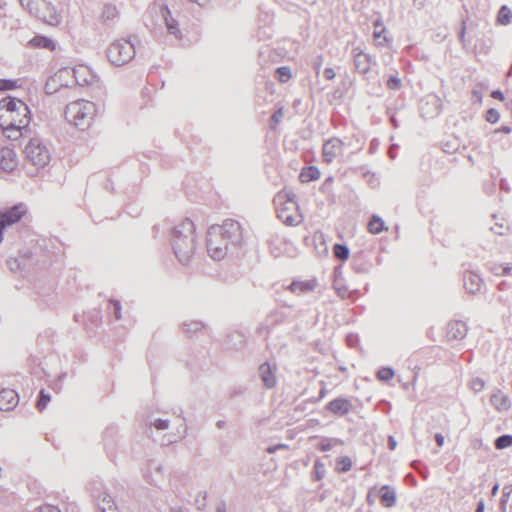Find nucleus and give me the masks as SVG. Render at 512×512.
Returning <instances> with one entry per match:
<instances>
[{"label": "nucleus", "mask_w": 512, "mask_h": 512, "mask_svg": "<svg viewBox=\"0 0 512 512\" xmlns=\"http://www.w3.org/2000/svg\"><path fill=\"white\" fill-rule=\"evenodd\" d=\"M31 112L23 100L5 97L0 100V129L6 137L18 139L29 131Z\"/></svg>", "instance_id": "f257e3e1"}, {"label": "nucleus", "mask_w": 512, "mask_h": 512, "mask_svg": "<svg viewBox=\"0 0 512 512\" xmlns=\"http://www.w3.org/2000/svg\"><path fill=\"white\" fill-rule=\"evenodd\" d=\"M243 241L241 225L236 220H226L223 224L209 227L206 237L207 252L216 261H221L227 254L229 245L238 246Z\"/></svg>", "instance_id": "f03ea898"}, {"label": "nucleus", "mask_w": 512, "mask_h": 512, "mask_svg": "<svg viewBox=\"0 0 512 512\" xmlns=\"http://www.w3.org/2000/svg\"><path fill=\"white\" fill-rule=\"evenodd\" d=\"M170 244L178 261L187 265L195 255V224L190 219H184L174 225L170 232Z\"/></svg>", "instance_id": "7ed1b4c3"}, {"label": "nucleus", "mask_w": 512, "mask_h": 512, "mask_svg": "<svg viewBox=\"0 0 512 512\" xmlns=\"http://www.w3.org/2000/svg\"><path fill=\"white\" fill-rule=\"evenodd\" d=\"M97 112L94 102L80 99L70 102L64 110L65 119L80 130H85L95 119Z\"/></svg>", "instance_id": "20e7f679"}, {"label": "nucleus", "mask_w": 512, "mask_h": 512, "mask_svg": "<svg viewBox=\"0 0 512 512\" xmlns=\"http://www.w3.org/2000/svg\"><path fill=\"white\" fill-rule=\"evenodd\" d=\"M24 157L28 164L36 169H41L49 165L52 155L49 147L44 144L41 138L32 137L24 146Z\"/></svg>", "instance_id": "39448f33"}, {"label": "nucleus", "mask_w": 512, "mask_h": 512, "mask_svg": "<svg viewBox=\"0 0 512 512\" xmlns=\"http://www.w3.org/2000/svg\"><path fill=\"white\" fill-rule=\"evenodd\" d=\"M106 55L114 66H123L135 57V44L126 38H120L109 45Z\"/></svg>", "instance_id": "423d86ee"}, {"label": "nucleus", "mask_w": 512, "mask_h": 512, "mask_svg": "<svg viewBox=\"0 0 512 512\" xmlns=\"http://www.w3.org/2000/svg\"><path fill=\"white\" fill-rule=\"evenodd\" d=\"M24 10L28 11L36 19L42 20L48 24L55 25L59 23V18L54 8L45 0H20Z\"/></svg>", "instance_id": "0eeeda50"}, {"label": "nucleus", "mask_w": 512, "mask_h": 512, "mask_svg": "<svg viewBox=\"0 0 512 512\" xmlns=\"http://www.w3.org/2000/svg\"><path fill=\"white\" fill-rule=\"evenodd\" d=\"M277 217L287 225L295 226L302 221V216L297 212V203L288 198L282 207L277 208Z\"/></svg>", "instance_id": "6e6552de"}, {"label": "nucleus", "mask_w": 512, "mask_h": 512, "mask_svg": "<svg viewBox=\"0 0 512 512\" xmlns=\"http://www.w3.org/2000/svg\"><path fill=\"white\" fill-rule=\"evenodd\" d=\"M24 213L25 207L23 204H15L14 207L0 212V243L3 241V232L6 226L21 220Z\"/></svg>", "instance_id": "1a4fd4ad"}, {"label": "nucleus", "mask_w": 512, "mask_h": 512, "mask_svg": "<svg viewBox=\"0 0 512 512\" xmlns=\"http://www.w3.org/2000/svg\"><path fill=\"white\" fill-rule=\"evenodd\" d=\"M344 143L338 137L329 138L323 145L322 155L327 164L334 161L337 156L343 153Z\"/></svg>", "instance_id": "9d476101"}, {"label": "nucleus", "mask_w": 512, "mask_h": 512, "mask_svg": "<svg viewBox=\"0 0 512 512\" xmlns=\"http://www.w3.org/2000/svg\"><path fill=\"white\" fill-rule=\"evenodd\" d=\"M152 10H158L160 12L161 19L164 21L168 33L174 35L176 38H180L181 33L178 22L173 18L170 10L163 6V4H155Z\"/></svg>", "instance_id": "9b49d317"}, {"label": "nucleus", "mask_w": 512, "mask_h": 512, "mask_svg": "<svg viewBox=\"0 0 512 512\" xmlns=\"http://www.w3.org/2000/svg\"><path fill=\"white\" fill-rule=\"evenodd\" d=\"M318 286L316 278L306 280H293L287 287L296 296H307Z\"/></svg>", "instance_id": "f8f14e48"}, {"label": "nucleus", "mask_w": 512, "mask_h": 512, "mask_svg": "<svg viewBox=\"0 0 512 512\" xmlns=\"http://www.w3.org/2000/svg\"><path fill=\"white\" fill-rule=\"evenodd\" d=\"M353 60L356 71L360 74H367L374 63V58L360 50L359 47L353 48Z\"/></svg>", "instance_id": "ddd939ff"}, {"label": "nucleus", "mask_w": 512, "mask_h": 512, "mask_svg": "<svg viewBox=\"0 0 512 512\" xmlns=\"http://www.w3.org/2000/svg\"><path fill=\"white\" fill-rule=\"evenodd\" d=\"M144 479L148 481L149 484L154 486H159L162 484L164 480L163 466L156 463L155 461L149 462L146 469L144 470Z\"/></svg>", "instance_id": "4468645a"}, {"label": "nucleus", "mask_w": 512, "mask_h": 512, "mask_svg": "<svg viewBox=\"0 0 512 512\" xmlns=\"http://www.w3.org/2000/svg\"><path fill=\"white\" fill-rule=\"evenodd\" d=\"M468 333V326L463 321H451L446 326V336L449 340H462Z\"/></svg>", "instance_id": "2eb2a0df"}, {"label": "nucleus", "mask_w": 512, "mask_h": 512, "mask_svg": "<svg viewBox=\"0 0 512 512\" xmlns=\"http://www.w3.org/2000/svg\"><path fill=\"white\" fill-rule=\"evenodd\" d=\"M74 77L79 85L101 88L100 79L87 68L74 70Z\"/></svg>", "instance_id": "dca6fc26"}, {"label": "nucleus", "mask_w": 512, "mask_h": 512, "mask_svg": "<svg viewBox=\"0 0 512 512\" xmlns=\"http://www.w3.org/2000/svg\"><path fill=\"white\" fill-rule=\"evenodd\" d=\"M19 398L14 389H2L0 391V410H13L18 404Z\"/></svg>", "instance_id": "f3484780"}, {"label": "nucleus", "mask_w": 512, "mask_h": 512, "mask_svg": "<svg viewBox=\"0 0 512 512\" xmlns=\"http://www.w3.org/2000/svg\"><path fill=\"white\" fill-rule=\"evenodd\" d=\"M0 166L5 171H13L17 166V157L13 148L3 147L0 150Z\"/></svg>", "instance_id": "a211bd4d"}, {"label": "nucleus", "mask_w": 512, "mask_h": 512, "mask_svg": "<svg viewBox=\"0 0 512 512\" xmlns=\"http://www.w3.org/2000/svg\"><path fill=\"white\" fill-rule=\"evenodd\" d=\"M491 406L497 411L503 412L508 411L511 408V400L509 396L505 395L500 389H496L490 396Z\"/></svg>", "instance_id": "6ab92c4d"}, {"label": "nucleus", "mask_w": 512, "mask_h": 512, "mask_svg": "<svg viewBox=\"0 0 512 512\" xmlns=\"http://www.w3.org/2000/svg\"><path fill=\"white\" fill-rule=\"evenodd\" d=\"M276 366L271 367L269 363H263L259 367V374L266 388H273L277 385V377L275 375Z\"/></svg>", "instance_id": "aec40b11"}, {"label": "nucleus", "mask_w": 512, "mask_h": 512, "mask_svg": "<svg viewBox=\"0 0 512 512\" xmlns=\"http://www.w3.org/2000/svg\"><path fill=\"white\" fill-rule=\"evenodd\" d=\"M483 286V279L479 274L474 272H467L464 275V287L468 293L475 295Z\"/></svg>", "instance_id": "412c9836"}, {"label": "nucleus", "mask_w": 512, "mask_h": 512, "mask_svg": "<svg viewBox=\"0 0 512 512\" xmlns=\"http://www.w3.org/2000/svg\"><path fill=\"white\" fill-rule=\"evenodd\" d=\"M351 408V402L344 398H336L327 404V409L336 415H345Z\"/></svg>", "instance_id": "4be33fe9"}, {"label": "nucleus", "mask_w": 512, "mask_h": 512, "mask_svg": "<svg viewBox=\"0 0 512 512\" xmlns=\"http://www.w3.org/2000/svg\"><path fill=\"white\" fill-rule=\"evenodd\" d=\"M380 501L383 506L390 508L395 506L397 501L396 491L390 486H383L380 489Z\"/></svg>", "instance_id": "5701e85b"}, {"label": "nucleus", "mask_w": 512, "mask_h": 512, "mask_svg": "<svg viewBox=\"0 0 512 512\" xmlns=\"http://www.w3.org/2000/svg\"><path fill=\"white\" fill-rule=\"evenodd\" d=\"M97 506L101 512H116L115 501L106 492H102L96 497Z\"/></svg>", "instance_id": "b1692460"}, {"label": "nucleus", "mask_w": 512, "mask_h": 512, "mask_svg": "<svg viewBox=\"0 0 512 512\" xmlns=\"http://www.w3.org/2000/svg\"><path fill=\"white\" fill-rule=\"evenodd\" d=\"M29 45L32 47H40L46 49H55V43L49 37L43 35H36L29 41Z\"/></svg>", "instance_id": "393cba45"}, {"label": "nucleus", "mask_w": 512, "mask_h": 512, "mask_svg": "<svg viewBox=\"0 0 512 512\" xmlns=\"http://www.w3.org/2000/svg\"><path fill=\"white\" fill-rule=\"evenodd\" d=\"M178 422L179 423L176 426V432L172 433L171 435L168 436L166 443H174V442H177L178 440L183 439V437H185V435L187 433V425H186L184 419L178 418Z\"/></svg>", "instance_id": "a878e982"}, {"label": "nucleus", "mask_w": 512, "mask_h": 512, "mask_svg": "<svg viewBox=\"0 0 512 512\" xmlns=\"http://www.w3.org/2000/svg\"><path fill=\"white\" fill-rule=\"evenodd\" d=\"M320 177L319 169L315 166L303 168L299 178L302 182L317 180Z\"/></svg>", "instance_id": "bb28decb"}, {"label": "nucleus", "mask_w": 512, "mask_h": 512, "mask_svg": "<svg viewBox=\"0 0 512 512\" xmlns=\"http://www.w3.org/2000/svg\"><path fill=\"white\" fill-rule=\"evenodd\" d=\"M367 229L372 234H379L385 230V222L378 216H372L368 222Z\"/></svg>", "instance_id": "cd10ccee"}, {"label": "nucleus", "mask_w": 512, "mask_h": 512, "mask_svg": "<svg viewBox=\"0 0 512 512\" xmlns=\"http://www.w3.org/2000/svg\"><path fill=\"white\" fill-rule=\"evenodd\" d=\"M204 327H205V325L201 321L190 320V321H185L183 323V330H184V333H186V334L196 333V332L204 329Z\"/></svg>", "instance_id": "c85d7f7f"}, {"label": "nucleus", "mask_w": 512, "mask_h": 512, "mask_svg": "<svg viewBox=\"0 0 512 512\" xmlns=\"http://www.w3.org/2000/svg\"><path fill=\"white\" fill-rule=\"evenodd\" d=\"M343 444V441L340 440V439H336V438H332V439H329V438H325L323 440H321V442L318 444V448L320 451L322 452H327V451H330V449H332L334 446L336 445H342Z\"/></svg>", "instance_id": "c756f323"}, {"label": "nucleus", "mask_w": 512, "mask_h": 512, "mask_svg": "<svg viewBox=\"0 0 512 512\" xmlns=\"http://www.w3.org/2000/svg\"><path fill=\"white\" fill-rule=\"evenodd\" d=\"M118 11L113 4H104L102 11V19L104 21H112L116 18Z\"/></svg>", "instance_id": "7c9ffc66"}, {"label": "nucleus", "mask_w": 512, "mask_h": 512, "mask_svg": "<svg viewBox=\"0 0 512 512\" xmlns=\"http://www.w3.org/2000/svg\"><path fill=\"white\" fill-rule=\"evenodd\" d=\"M334 255L340 261H346L349 256V250L347 245L335 244L333 248Z\"/></svg>", "instance_id": "2f4dec72"}, {"label": "nucleus", "mask_w": 512, "mask_h": 512, "mask_svg": "<svg viewBox=\"0 0 512 512\" xmlns=\"http://www.w3.org/2000/svg\"><path fill=\"white\" fill-rule=\"evenodd\" d=\"M512 12L509 7L502 6L498 11V21L500 24H509L511 20Z\"/></svg>", "instance_id": "473e14b6"}, {"label": "nucleus", "mask_w": 512, "mask_h": 512, "mask_svg": "<svg viewBox=\"0 0 512 512\" xmlns=\"http://www.w3.org/2000/svg\"><path fill=\"white\" fill-rule=\"evenodd\" d=\"M352 466L351 458L348 456L339 457L337 460V470L341 473H347Z\"/></svg>", "instance_id": "72a5a7b5"}, {"label": "nucleus", "mask_w": 512, "mask_h": 512, "mask_svg": "<svg viewBox=\"0 0 512 512\" xmlns=\"http://www.w3.org/2000/svg\"><path fill=\"white\" fill-rule=\"evenodd\" d=\"M394 369L391 367H382L377 370L376 377L379 380L387 381L394 377Z\"/></svg>", "instance_id": "f704fd0d"}, {"label": "nucleus", "mask_w": 512, "mask_h": 512, "mask_svg": "<svg viewBox=\"0 0 512 512\" xmlns=\"http://www.w3.org/2000/svg\"><path fill=\"white\" fill-rule=\"evenodd\" d=\"M512 445V435L504 434L497 437L495 441V446L498 449L507 448Z\"/></svg>", "instance_id": "c9c22d12"}, {"label": "nucleus", "mask_w": 512, "mask_h": 512, "mask_svg": "<svg viewBox=\"0 0 512 512\" xmlns=\"http://www.w3.org/2000/svg\"><path fill=\"white\" fill-rule=\"evenodd\" d=\"M291 70L287 66H281L276 68V77L281 82H287L291 78Z\"/></svg>", "instance_id": "e433bc0d"}, {"label": "nucleus", "mask_w": 512, "mask_h": 512, "mask_svg": "<svg viewBox=\"0 0 512 512\" xmlns=\"http://www.w3.org/2000/svg\"><path fill=\"white\" fill-rule=\"evenodd\" d=\"M150 427H154V429L158 431L167 430L169 427V420L165 419H154L150 421Z\"/></svg>", "instance_id": "4c0bfd02"}, {"label": "nucleus", "mask_w": 512, "mask_h": 512, "mask_svg": "<svg viewBox=\"0 0 512 512\" xmlns=\"http://www.w3.org/2000/svg\"><path fill=\"white\" fill-rule=\"evenodd\" d=\"M51 400V397L47 394H45L44 390H41L39 393V398L36 402V407L39 410H43L46 408L48 402Z\"/></svg>", "instance_id": "58836bf2"}, {"label": "nucleus", "mask_w": 512, "mask_h": 512, "mask_svg": "<svg viewBox=\"0 0 512 512\" xmlns=\"http://www.w3.org/2000/svg\"><path fill=\"white\" fill-rule=\"evenodd\" d=\"M402 86V81L397 76H390L386 81V87L390 90H398Z\"/></svg>", "instance_id": "ea45409f"}, {"label": "nucleus", "mask_w": 512, "mask_h": 512, "mask_svg": "<svg viewBox=\"0 0 512 512\" xmlns=\"http://www.w3.org/2000/svg\"><path fill=\"white\" fill-rule=\"evenodd\" d=\"M284 117V110L283 108H279L277 109L273 114H272V117H271V120H270V125H271V128L272 129H275L276 125L278 123L281 122V120L283 119Z\"/></svg>", "instance_id": "a19ab883"}, {"label": "nucleus", "mask_w": 512, "mask_h": 512, "mask_svg": "<svg viewBox=\"0 0 512 512\" xmlns=\"http://www.w3.org/2000/svg\"><path fill=\"white\" fill-rule=\"evenodd\" d=\"M469 387L475 391V392H479L481 390L484 389L485 387V382L483 381L482 378H479V377H476V378H473L469 384Z\"/></svg>", "instance_id": "79ce46f5"}, {"label": "nucleus", "mask_w": 512, "mask_h": 512, "mask_svg": "<svg viewBox=\"0 0 512 512\" xmlns=\"http://www.w3.org/2000/svg\"><path fill=\"white\" fill-rule=\"evenodd\" d=\"M110 309L113 310V314L116 320L121 319V303L118 300H110Z\"/></svg>", "instance_id": "37998d69"}, {"label": "nucleus", "mask_w": 512, "mask_h": 512, "mask_svg": "<svg viewBox=\"0 0 512 512\" xmlns=\"http://www.w3.org/2000/svg\"><path fill=\"white\" fill-rule=\"evenodd\" d=\"M16 87L15 80L0 79V91L11 90Z\"/></svg>", "instance_id": "c03bdc74"}, {"label": "nucleus", "mask_w": 512, "mask_h": 512, "mask_svg": "<svg viewBox=\"0 0 512 512\" xmlns=\"http://www.w3.org/2000/svg\"><path fill=\"white\" fill-rule=\"evenodd\" d=\"M486 120L489 123H496L499 120V111L496 109H488L486 113Z\"/></svg>", "instance_id": "a18cd8bd"}, {"label": "nucleus", "mask_w": 512, "mask_h": 512, "mask_svg": "<svg viewBox=\"0 0 512 512\" xmlns=\"http://www.w3.org/2000/svg\"><path fill=\"white\" fill-rule=\"evenodd\" d=\"M385 31V28L382 26V24L379 21L375 22V31H374V37L376 39L380 38L381 34Z\"/></svg>", "instance_id": "49530a36"}, {"label": "nucleus", "mask_w": 512, "mask_h": 512, "mask_svg": "<svg viewBox=\"0 0 512 512\" xmlns=\"http://www.w3.org/2000/svg\"><path fill=\"white\" fill-rule=\"evenodd\" d=\"M324 77L327 79V80H332L336 77V72L334 71V69L332 67H326L324 69Z\"/></svg>", "instance_id": "de8ad7c7"}, {"label": "nucleus", "mask_w": 512, "mask_h": 512, "mask_svg": "<svg viewBox=\"0 0 512 512\" xmlns=\"http://www.w3.org/2000/svg\"><path fill=\"white\" fill-rule=\"evenodd\" d=\"M39 512H61V511L55 506L44 505L39 508Z\"/></svg>", "instance_id": "09e8293b"}, {"label": "nucleus", "mask_w": 512, "mask_h": 512, "mask_svg": "<svg viewBox=\"0 0 512 512\" xmlns=\"http://www.w3.org/2000/svg\"><path fill=\"white\" fill-rule=\"evenodd\" d=\"M387 444H388V447H389V449H390L391 451H394V449H396V447H397V442H396V440H395L394 436H392V435H389V436H388Z\"/></svg>", "instance_id": "8fccbe9b"}, {"label": "nucleus", "mask_w": 512, "mask_h": 512, "mask_svg": "<svg viewBox=\"0 0 512 512\" xmlns=\"http://www.w3.org/2000/svg\"><path fill=\"white\" fill-rule=\"evenodd\" d=\"M286 447H287V445H285V444H277V445L269 446V447H267V452L270 454L275 453V452H277V450L279 448H286Z\"/></svg>", "instance_id": "3c124183"}, {"label": "nucleus", "mask_w": 512, "mask_h": 512, "mask_svg": "<svg viewBox=\"0 0 512 512\" xmlns=\"http://www.w3.org/2000/svg\"><path fill=\"white\" fill-rule=\"evenodd\" d=\"M491 97L494 98V99H498V100H503L504 99L503 92L500 91V90L492 91L491 92Z\"/></svg>", "instance_id": "603ef678"}, {"label": "nucleus", "mask_w": 512, "mask_h": 512, "mask_svg": "<svg viewBox=\"0 0 512 512\" xmlns=\"http://www.w3.org/2000/svg\"><path fill=\"white\" fill-rule=\"evenodd\" d=\"M435 440H436V444H437L438 446H443V445H444V441H445V439H444V435H443V434H441V433H436V434H435Z\"/></svg>", "instance_id": "864d4df0"}, {"label": "nucleus", "mask_w": 512, "mask_h": 512, "mask_svg": "<svg viewBox=\"0 0 512 512\" xmlns=\"http://www.w3.org/2000/svg\"><path fill=\"white\" fill-rule=\"evenodd\" d=\"M510 492L511 490L509 489V487H504L503 488V500H502V505H504V503H506L509 499V495H510Z\"/></svg>", "instance_id": "5fc2aeb1"}, {"label": "nucleus", "mask_w": 512, "mask_h": 512, "mask_svg": "<svg viewBox=\"0 0 512 512\" xmlns=\"http://www.w3.org/2000/svg\"><path fill=\"white\" fill-rule=\"evenodd\" d=\"M501 274L502 276L512 274V265L503 266Z\"/></svg>", "instance_id": "6e6d98bb"}, {"label": "nucleus", "mask_w": 512, "mask_h": 512, "mask_svg": "<svg viewBox=\"0 0 512 512\" xmlns=\"http://www.w3.org/2000/svg\"><path fill=\"white\" fill-rule=\"evenodd\" d=\"M502 268H503L502 265H496L491 270H492V273H494L495 275L502 276V274H501Z\"/></svg>", "instance_id": "4d7b16f0"}, {"label": "nucleus", "mask_w": 512, "mask_h": 512, "mask_svg": "<svg viewBox=\"0 0 512 512\" xmlns=\"http://www.w3.org/2000/svg\"><path fill=\"white\" fill-rule=\"evenodd\" d=\"M485 504L483 500H480L475 512H484Z\"/></svg>", "instance_id": "13d9d810"}, {"label": "nucleus", "mask_w": 512, "mask_h": 512, "mask_svg": "<svg viewBox=\"0 0 512 512\" xmlns=\"http://www.w3.org/2000/svg\"><path fill=\"white\" fill-rule=\"evenodd\" d=\"M216 512H227V507L224 502L217 506Z\"/></svg>", "instance_id": "bf43d9fd"}, {"label": "nucleus", "mask_w": 512, "mask_h": 512, "mask_svg": "<svg viewBox=\"0 0 512 512\" xmlns=\"http://www.w3.org/2000/svg\"><path fill=\"white\" fill-rule=\"evenodd\" d=\"M388 154L391 158H395L396 157V154H395V151H394V148L393 147H390L389 148V151H388Z\"/></svg>", "instance_id": "052dcab7"}, {"label": "nucleus", "mask_w": 512, "mask_h": 512, "mask_svg": "<svg viewBox=\"0 0 512 512\" xmlns=\"http://www.w3.org/2000/svg\"><path fill=\"white\" fill-rule=\"evenodd\" d=\"M498 490H499V485L497 484V485H495V486L492 488V490H491V494H492V496H495V495H496V493L498 492Z\"/></svg>", "instance_id": "680f3d73"}, {"label": "nucleus", "mask_w": 512, "mask_h": 512, "mask_svg": "<svg viewBox=\"0 0 512 512\" xmlns=\"http://www.w3.org/2000/svg\"><path fill=\"white\" fill-rule=\"evenodd\" d=\"M502 229H503V226L500 225V230H495L494 228H492L491 230L494 231L495 233L499 234V235H502L503 234Z\"/></svg>", "instance_id": "e2e57ef3"}, {"label": "nucleus", "mask_w": 512, "mask_h": 512, "mask_svg": "<svg viewBox=\"0 0 512 512\" xmlns=\"http://www.w3.org/2000/svg\"><path fill=\"white\" fill-rule=\"evenodd\" d=\"M170 512H184L181 508H171Z\"/></svg>", "instance_id": "0e129e2a"}, {"label": "nucleus", "mask_w": 512, "mask_h": 512, "mask_svg": "<svg viewBox=\"0 0 512 512\" xmlns=\"http://www.w3.org/2000/svg\"><path fill=\"white\" fill-rule=\"evenodd\" d=\"M502 131H503V132H506V133H509V132H510V128H509V126H503V127H502Z\"/></svg>", "instance_id": "69168bd1"}, {"label": "nucleus", "mask_w": 512, "mask_h": 512, "mask_svg": "<svg viewBox=\"0 0 512 512\" xmlns=\"http://www.w3.org/2000/svg\"><path fill=\"white\" fill-rule=\"evenodd\" d=\"M390 121L392 122V124H393V126H394V127H397V125H398V124H397V121L395 120V118H394V117H392V118L390 119Z\"/></svg>", "instance_id": "338daca9"}, {"label": "nucleus", "mask_w": 512, "mask_h": 512, "mask_svg": "<svg viewBox=\"0 0 512 512\" xmlns=\"http://www.w3.org/2000/svg\"><path fill=\"white\" fill-rule=\"evenodd\" d=\"M473 96H474V97H476V98H478V99H480V98H481V97H480V95H479V92H478V91H474V92H473Z\"/></svg>", "instance_id": "774afa93"}]
</instances>
